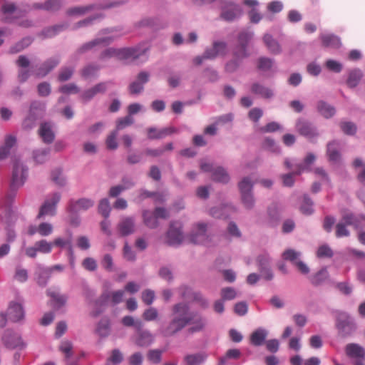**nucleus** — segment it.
<instances>
[{
  "mask_svg": "<svg viewBox=\"0 0 365 365\" xmlns=\"http://www.w3.org/2000/svg\"><path fill=\"white\" fill-rule=\"evenodd\" d=\"M138 329L133 336V342L139 347L150 346L155 339L153 334L148 329H143V324L140 326L138 323Z\"/></svg>",
  "mask_w": 365,
  "mask_h": 365,
  "instance_id": "nucleus-12",
  "label": "nucleus"
},
{
  "mask_svg": "<svg viewBox=\"0 0 365 365\" xmlns=\"http://www.w3.org/2000/svg\"><path fill=\"white\" fill-rule=\"evenodd\" d=\"M27 178L28 168L19 160H16L13 164L9 191L2 202L6 215H10L11 205L15 200L17 190L24 185Z\"/></svg>",
  "mask_w": 365,
  "mask_h": 365,
  "instance_id": "nucleus-3",
  "label": "nucleus"
},
{
  "mask_svg": "<svg viewBox=\"0 0 365 365\" xmlns=\"http://www.w3.org/2000/svg\"><path fill=\"white\" fill-rule=\"evenodd\" d=\"M302 253L300 252L296 251L293 249H287L282 253V257L284 260L289 261L294 264L298 260H299V257Z\"/></svg>",
  "mask_w": 365,
  "mask_h": 365,
  "instance_id": "nucleus-56",
  "label": "nucleus"
},
{
  "mask_svg": "<svg viewBox=\"0 0 365 365\" xmlns=\"http://www.w3.org/2000/svg\"><path fill=\"white\" fill-rule=\"evenodd\" d=\"M67 236L66 238L63 237H56L53 243V245L60 247V248H64L68 247L71 244H72L73 242V234L72 232L69 230H66Z\"/></svg>",
  "mask_w": 365,
  "mask_h": 365,
  "instance_id": "nucleus-51",
  "label": "nucleus"
},
{
  "mask_svg": "<svg viewBox=\"0 0 365 365\" xmlns=\"http://www.w3.org/2000/svg\"><path fill=\"white\" fill-rule=\"evenodd\" d=\"M317 110L325 118H331L336 113L334 107L324 101L317 102Z\"/></svg>",
  "mask_w": 365,
  "mask_h": 365,
  "instance_id": "nucleus-40",
  "label": "nucleus"
},
{
  "mask_svg": "<svg viewBox=\"0 0 365 365\" xmlns=\"http://www.w3.org/2000/svg\"><path fill=\"white\" fill-rule=\"evenodd\" d=\"M299 210L303 215L307 216L312 215L314 212V202L307 194H304L302 196Z\"/></svg>",
  "mask_w": 365,
  "mask_h": 365,
  "instance_id": "nucleus-41",
  "label": "nucleus"
},
{
  "mask_svg": "<svg viewBox=\"0 0 365 365\" xmlns=\"http://www.w3.org/2000/svg\"><path fill=\"white\" fill-rule=\"evenodd\" d=\"M227 51V44L224 41H216L212 47L206 48L204 51V57L207 60H213L219 56H225Z\"/></svg>",
  "mask_w": 365,
  "mask_h": 365,
  "instance_id": "nucleus-18",
  "label": "nucleus"
},
{
  "mask_svg": "<svg viewBox=\"0 0 365 365\" xmlns=\"http://www.w3.org/2000/svg\"><path fill=\"white\" fill-rule=\"evenodd\" d=\"M362 72L359 68L351 70L346 81V83L350 88H355L360 82L362 78Z\"/></svg>",
  "mask_w": 365,
  "mask_h": 365,
  "instance_id": "nucleus-48",
  "label": "nucleus"
},
{
  "mask_svg": "<svg viewBox=\"0 0 365 365\" xmlns=\"http://www.w3.org/2000/svg\"><path fill=\"white\" fill-rule=\"evenodd\" d=\"M211 178L212 180L222 184L228 183L230 179L227 171L222 166L215 168Z\"/></svg>",
  "mask_w": 365,
  "mask_h": 365,
  "instance_id": "nucleus-38",
  "label": "nucleus"
},
{
  "mask_svg": "<svg viewBox=\"0 0 365 365\" xmlns=\"http://www.w3.org/2000/svg\"><path fill=\"white\" fill-rule=\"evenodd\" d=\"M254 182L250 177H244L238 182L241 202L247 210H252L255 205V199L253 193Z\"/></svg>",
  "mask_w": 365,
  "mask_h": 365,
  "instance_id": "nucleus-4",
  "label": "nucleus"
},
{
  "mask_svg": "<svg viewBox=\"0 0 365 365\" xmlns=\"http://www.w3.org/2000/svg\"><path fill=\"white\" fill-rule=\"evenodd\" d=\"M269 331L263 327L254 330L250 335V344L254 346H261L264 344Z\"/></svg>",
  "mask_w": 365,
  "mask_h": 365,
  "instance_id": "nucleus-23",
  "label": "nucleus"
},
{
  "mask_svg": "<svg viewBox=\"0 0 365 365\" xmlns=\"http://www.w3.org/2000/svg\"><path fill=\"white\" fill-rule=\"evenodd\" d=\"M34 245L38 252L43 254H48L52 250L53 243L48 242L46 240L36 241Z\"/></svg>",
  "mask_w": 365,
  "mask_h": 365,
  "instance_id": "nucleus-61",
  "label": "nucleus"
},
{
  "mask_svg": "<svg viewBox=\"0 0 365 365\" xmlns=\"http://www.w3.org/2000/svg\"><path fill=\"white\" fill-rule=\"evenodd\" d=\"M51 180L58 187H63L67 185V178L62 168H56L51 172Z\"/></svg>",
  "mask_w": 365,
  "mask_h": 365,
  "instance_id": "nucleus-34",
  "label": "nucleus"
},
{
  "mask_svg": "<svg viewBox=\"0 0 365 365\" xmlns=\"http://www.w3.org/2000/svg\"><path fill=\"white\" fill-rule=\"evenodd\" d=\"M117 230L121 237L132 235L135 231V221L133 217H123L117 225Z\"/></svg>",
  "mask_w": 365,
  "mask_h": 365,
  "instance_id": "nucleus-19",
  "label": "nucleus"
},
{
  "mask_svg": "<svg viewBox=\"0 0 365 365\" xmlns=\"http://www.w3.org/2000/svg\"><path fill=\"white\" fill-rule=\"evenodd\" d=\"M242 356V352L238 349H230L227 350L225 354L219 359V363L222 365H226L228 359H238Z\"/></svg>",
  "mask_w": 365,
  "mask_h": 365,
  "instance_id": "nucleus-50",
  "label": "nucleus"
},
{
  "mask_svg": "<svg viewBox=\"0 0 365 365\" xmlns=\"http://www.w3.org/2000/svg\"><path fill=\"white\" fill-rule=\"evenodd\" d=\"M242 13L239 5L232 2L226 1L222 6L221 16L225 21H232Z\"/></svg>",
  "mask_w": 365,
  "mask_h": 365,
  "instance_id": "nucleus-21",
  "label": "nucleus"
},
{
  "mask_svg": "<svg viewBox=\"0 0 365 365\" xmlns=\"http://www.w3.org/2000/svg\"><path fill=\"white\" fill-rule=\"evenodd\" d=\"M98 213L101 214L105 219H108L110 216L111 207L108 198H103L99 201L98 206Z\"/></svg>",
  "mask_w": 365,
  "mask_h": 365,
  "instance_id": "nucleus-54",
  "label": "nucleus"
},
{
  "mask_svg": "<svg viewBox=\"0 0 365 365\" xmlns=\"http://www.w3.org/2000/svg\"><path fill=\"white\" fill-rule=\"evenodd\" d=\"M274 64V60L268 57H260L257 60V68L262 71H269Z\"/></svg>",
  "mask_w": 365,
  "mask_h": 365,
  "instance_id": "nucleus-60",
  "label": "nucleus"
},
{
  "mask_svg": "<svg viewBox=\"0 0 365 365\" xmlns=\"http://www.w3.org/2000/svg\"><path fill=\"white\" fill-rule=\"evenodd\" d=\"M143 219L145 225L150 229H155L159 225L156 216L149 210L143 212Z\"/></svg>",
  "mask_w": 365,
  "mask_h": 365,
  "instance_id": "nucleus-47",
  "label": "nucleus"
},
{
  "mask_svg": "<svg viewBox=\"0 0 365 365\" xmlns=\"http://www.w3.org/2000/svg\"><path fill=\"white\" fill-rule=\"evenodd\" d=\"M295 128L301 135L307 138L312 139L319 136L316 126L304 118H299L297 120Z\"/></svg>",
  "mask_w": 365,
  "mask_h": 365,
  "instance_id": "nucleus-10",
  "label": "nucleus"
},
{
  "mask_svg": "<svg viewBox=\"0 0 365 365\" xmlns=\"http://www.w3.org/2000/svg\"><path fill=\"white\" fill-rule=\"evenodd\" d=\"M150 46L148 43L142 42L133 47L122 48L123 60H130L135 61L140 58H144L145 61L148 58V52Z\"/></svg>",
  "mask_w": 365,
  "mask_h": 365,
  "instance_id": "nucleus-6",
  "label": "nucleus"
},
{
  "mask_svg": "<svg viewBox=\"0 0 365 365\" xmlns=\"http://www.w3.org/2000/svg\"><path fill=\"white\" fill-rule=\"evenodd\" d=\"M67 24H54L43 29L40 35L43 38H51L66 29Z\"/></svg>",
  "mask_w": 365,
  "mask_h": 365,
  "instance_id": "nucleus-42",
  "label": "nucleus"
},
{
  "mask_svg": "<svg viewBox=\"0 0 365 365\" xmlns=\"http://www.w3.org/2000/svg\"><path fill=\"white\" fill-rule=\"evenodd\" d=\"M267 216L269 219V224L274 226L279 220V214L277 207L275 205L269 206L267 208Z\"/></svg>",
  "mask_w": 365,
  "mask_h": 365,
  "instance_id": "nucleus-62",
  "label": "nucleus"
},
{
  "mask_svg": "<svg viewBox=\"0 0 365 365\" xmlns=\"http://www.w3.org/2000/svg\"><path fill=\"white\" fill-rule=\"evenodd\" d=\"M364 215H356L350 211L342 213L341 219L348 226H353L356 230L361 228V223L364 221Z\"/></svg>",
  "mask_w": 365,
  "mask_h": 365,
  "instance_id": "nucleus-27",
  "label": "nucleus"
},
{
  "mask_svg": "<svg viewBox=\"0 0 365 365\" xmlns=\"http://www.w3.org/2000/svg\"><path fill=\"white\" fill-rule=\"evenodd\" d=\"M347 225L345 224L342 220H340L336 225L335 235L337 238H341L349 237L350 235V231L347 228Z\"/></svg>",
  "mask_w": 365,
  "mask_h": 365,
  "instance_id": "nucleus-63",
  "label": "nucleus"
},
{
  "mask_svg": "<svg viewBox=\"0 0 365 365\" xmlns=\"http://www.w3.org/2000/svg\"><path fill=\"white\" fill-rule=\"evenodd\" d=\"M168 244L170 246L179 245L183 239L181 226L179 223H171L167 232Z\"/></svg>",
  "mask_w": 365,
  "mask_h": 365,
  "instance_id": "nucleus-20",
  "label": "nucleus"
},
{
  "mask_svg": "<svg viewBox=\"0 0 365 365\" xmlns=\"http://www.w3.org/2000/svg\"><path fill=\"white\" fill-rule=\"evenodd\" d=\"M336 326L341 338L351 336L356 328L354 319L346 312H340L338 314Z\"/></svg>",
  "mask_w": 365,
  "mask_h": 365,
  "instance_id": "nucleus-7",
  "label": "nucleus"
},
{
  "mask_svg": "<svg viewBox=\"0 0 365 365\" xmlns=\"http://www.w3.org/2000/svg\"><path fill=\"white\" fill-rule=\"evenodd\" d=\"M316 157L313 153H308L302 163H296L294 173L296 175H300L304 171H311V165L314 163Z\"/></svg>",
  "mask_w": 365,
  "mask_h": 365,
  "instance_id": "nucleus-35",
  "label": "nucleus"
},
{
  "mask_svg": "<svg viewBox=\"0 0 365 365\" xmlns=\"http://www.w3.org/2000/svg\"><path fill=\"white\" fill-rule=\"evenodd\" d=\"M1 340L4 345L8 349H14L18 347L23 348L25 346L20 334L11 329L4 331L1 336Z\"/></svg>",
  "mask_w": 365,
  "mask_h": 365,
  "instance_id": "nucleus-14",
  "label": "nucleus"
},
{
  "mask_svg": "<svg viewBox=\"0 0 365 365\" xmlns=\"http://www.w3.org/2000/svg\"><path fill=\"white\" fill-rule=\"evenodd\" d=\"M236 212V208L232 204L221 205L213 207L210 210V215L215 218H227L231 212Z\"/></svg>",
  "mask_w": 365,
  "mask_h": 365,
  "instance_id": "nucleus-24",
  "label": "nucleus"
},
{
  "mask_svg": "<svg viewBox=\"0 0 365 365\" xmlns=\"http://www.w3.org/2000/svg\"><path fill=\"white\" fill-rule=\"evenodd\" d=\"M75 71L74 66H63L59 70L57 79L59 82H65L71 78Z\"/></svg>",
  "mask_w": 365,
  "mask_h": 365,
  "instance_id": "nucleus-52",
  "label": "nucleus"
},
{
  "mask_svg": "<svg viewBox=\"0 0 365 365\" xmlns=\"http://www.w3.org/2000/svg\"><path fill=\"white\" fill-rule=\"evenodd\" d=\"M334 287L341 294L349 296L353 292V286L348 282H333Z\"/></svg>",
  "mask_w": 365,
  "mask_h": 365,
  "instance_id": "nucleus-57",
  "label": "nucleus"
},
{
  "mask_svg": "<svg viewBox=\"0 0 365 365\" xmlns=\"http://www.w3.org/2000/svg\"><path fill=\"white\" fill-rule=\"evenodd\" d=\"M101 264L107 272H112L115 271L113 259L110 254H105L103 256L101 260Z\"/></svg>",
  "mask_w": 365,
  "mask_h": 365,
  "instance_id": "nucleus-59",
  "label": "nucleus"
},
{
  "mask_svg": "<svg viewBox=\"0 0 365 365\" xmlns=\"http://www.w3.org/2000/svg\"><path fill=\"white\" fill-rule=\"evenodd\" d=\"M263 42L269 53L277 55L282 53V48L277 40L269 34H265L263 36Z\"/></svg>",
  "mask_w": 365,
  "mask_h": 365,
  "instance_id": "nucleus-33",
  "label": "nucleus"
},
{
  "mask_svg": "<svg viewBox=\"0 0 365 365\" xmlns=\"http://www.w3.org/2000/svg\"><path fill=\"white\" fill-rule=\"evenodd\" d=\"M316 255L318 258H331L334 252L328 245L324 244L318 247Z\"/></svg>",
  "mask_w": 365,
  "mask_h": 365,
  "instance_id": "nucleus-64",
  "label": "nucleus"
},
{
  "mask_svg": "<svg viewBox=\"0 0 365 365\" xmlns=\"http://www.w3.org/2000/svg\"><path fill=\"white\" fill-rule=\"evenodd\" d=\"M61 63V57L55 56L46 59L34 71V74L37 78H43L51 72Z\"/></svg>",
  "mask_w": 365,
  "mask_h": 365,
  "instance_id": "nucleus-16",
  "label": "nucleus"
},
{
  "mask_svg": "<svg viewBox=\"0 0 365 365\" xmlns=\"http://www.w3.org/2000/svg\"><path fill=\"white\" fill-rule=\"evenodd\" d=\"M46 292L56 309H58L66 304L68 299L67 295L51 289H48Z\"/></svg>",
  "mask_w": 365,
  "mask_h": 365,
  "instance_id": "nucleus-32",
  "label": "nucleus"
},
{
  "mask_svg": "<svg viewBox=\"0 0 365 365\" xmlns=\"http://www.w3.org/2000/svg\"><path fill=\"white\" fill-rule=\"evenodd\" d=\"M207 356V354L205 351L186 354L183 357V365H202Z\"/></svg>",
  "mask_w": 365,
  "mask_h": 365,
  "instance_id": "nucleus-28",
  "label": "nucleus"
},
{
  "mask_svg": "<svg viewBox=\"0 0 365 365\" xmlns=\"http://www.w3.org/2000/svg\"><path fill=\"white\" fill-rule=\"evenodd\" d=\"M92 9V6H76L68 9L66 14L71 16H81L88 13Z\"/></svg>",
  "mask_w": 365,
  "mask_h": 365,
  "instance_id": "nucleus-55",
  "label": "nucleus"
},
{
  "mask_svg": "<svg viewBox=\"0 0 365 365\" xmlns=\"http://www.w3.org/2000/svg\"><path fill=\"white\" fill-rule=\"evenodd\" d=\"M50 153L48 148L37 149L33 151V158L36 163L43 164L48 160Z\"/></svg>",
  "mask_w": 365,
  "mask_h": 365,
  "instance_id": "nucleus-46",
  "label": "nucleus"
},
{
  "mask_svg": "<svg viewBox=\"0 0 365 365\" xmlns=\"http://www.w3.org/2000/svg\"><path fill=\"white\" fill-rule=\"evenodd\" d=\"M35 275L36 276L38 284L41 287H46L51 274V270L48 267H44L41 264H36Z\"/></svg>",
  "mask_w": 365,
  "mask_h": 365,
  "instance_id": "nucleus-29",
  "label": "nucleus"
},
{
  "mask_svg": "<svg viewBox=\"0 0 365 365\" xmlns=\"http://www.w3.org/2000/svg\"><path fill=\"white\" fill-rule=\"evenodd\" d=\"M61 195L58 192L48 195L39 209L37 219H41L46 215L54 216L56 214V207L60 202Z\"/></svg>",
  "mask_w": 365,
  "mask_h": 365,
  "instance_id": "nucleus-8",
  "label": "nucleus"
},
{
  "mask_svg": "<svg viewBox=\"0 0 365 365\" xmlns=\"http://www.w3.org/2000/svg\"><path fill=\"white\" fill-rule=\"evenodd\" d=\"M355 169H359L357 172L356 178L359 182L365 185V163L360 158H356L353 162Z\"/></svg>",
  "mask_w": 365,
  "mask_h": 365,
  "instance_id": "nucleus-49",
  "label": "nucleus"
},
{
  "mask_svg": "<svg viewBox=\"0 0 365 365\" xmlns=\"http://www.w3.org/2000/svg\"><path fill=\"white\" fill-rule=\"evenodd\" d=\"M339 146L340 144L337 140H333L327 144V153L329 160L333 163H338L340 161Z\"/></svg>",
  "mask_w": 365,
  "mask_h": 365,
  "instance_id": "nucleus-31",
  "label": "nucleus"
},
{
  "mask_svg": "<svg viewBox=\"0 0 365 365\" xmlns=\"http://www.w3.org/2000/svg\"><path fill=\"white\" fill-rule=\"evenodd\" d=\"M16 64L21 68L18 72V80L20 83H24L31 76L30 71L27 69L30 65V61L26 56L21 55L16 60Z\"/></svg>",
  "mask_w": 365,
  "mask_h": 365,
  "instance_id": "nucleus-22",
  "label": "nucleus"
},
{
  "mask_svg": "<svg viewBox=\"0 0 365 365\" xmlns=\"http://www.w3.org/2000/svg\"><path fill=\"white\" fill-rule=\"evenodd\" d=\"M172 313L168 323L158 329L163 337H173L186 329L187 335L203 331L207 326V318L197 311H190L185 302H179L172 307Z\"/></svg>",
  "mask_w": 365,
  "mask_h": 365,
  "instance_id": "nucleus-1",
  "label": "nucleus"
},
{
  "mask_svg": "<svg viewBox=\"0 0 365 365\" xmlns=\"http://www.w3.org/2000/svg\"><path fill=\"white\" fill-rule=\"evenodd\" d=\"M256 263L260 272V276L266 281H271L274 278V273L271 268L272 258L267 252L259 255L256 258Z\"/></svg>",
  "mask_w": 365,
  "mask_h": 365,
  "instance_id": "nucleus-9",
  "label": "nucleus"
},
{
  "mask_svg": "<svg viewBox=\"0 0 365 365\" xmlns=\"http://www.w3.org/2000/svg\"><path fill=\"white\" fill-rule=\"evenodd\" d=\"M38 134L44 143H52L55 139L52 123L50 122L41 123L38 129Z\"/></svg>",
  "mask_w": 365,
  "mask_h": 365,
  "instance_id": "nucleus-26",
  "label": "nucleus"
},
{
  "mask_svg": "<svg viewBox=\"0 0 365 365\" xmlns=\"http://www.w3.org/2000/svg\"><path fill=\"white\" fill-rule=\"evenodd\" d=\"M250 90L252 93L266 99L272 98L274 96V92L272 89L259 83H252Z\"/></svg>",
  "mask_w": 365,
  "mask_h": 365,
  "instance_id": "nucleus-36",
  "label": "nucleus"
},
{
  "mask_svg": "<svg viewBox=\"0 0 365 365\" xmlns=\"http://www.w3.org/2000/svg\"><path fill=\"white\" fill-rule=\"evenodd\" d=\"M118 57L119 59L123 60V53L121 48H115L113 47L108 48L103 50L99 55V59L101 61L110 58L112 57Z\"/></svg>",
  "mask_w": 365,
  "mask_h": 365,
  "instance_id": "nucleus-45",
  "label": "nucleus"
},
{
  "mask_svg": "<svg viewBox=\"0 0 365 365\" xmlns=\"http://www.w3.org/2000/svg\"><path fill=\"white\" fill-rule=\"evenodd\" d=\"M99 70V66L94 63H90L82 68L81 71V76L85 79L94 77L96 76Z\"/></svg>",
  "mask_w": 365,
  "mask_h": 365,
  "instance_id": "nucleus-53",
  "label": "nucleus"
},
{
  "mask_svg": "<svg viewBox=\"0 0 365 365\" xmlns=\"http://www.w3.org/2000/svg\"><path fill=\"white\" fill-rule=\"evenodd\" d=\"M147 130L148 138L150 140L162 139L175 132V129L172 127L165 128L160 130H158L154 127H150L148 128Z\"/></svg>",
  "mask_w": 365,
  "mask_h": 365,
  "instance_id": "nucleus-30",
  "label": "nucleus"
},
{
  "mask_svg": "<svg viewBox=\"0 0 365 365\" xmlns=\"http://www.w3.org/2000/svg\"><path fill=\"white\" fill-rule=\"evenodd\" d=\"M321 39L323 45L326 47L336 48L341 46L339 38L334 34H322Z\"/></svg>",
  "mask_w": 365,
  "mask_h": 365,
  "instance_id": "nucleus-44",
  "label": "nucleus"
},
{
  "mask_svg": "<svg viewBox=\"0 0 365 365\" xmlns=\"http://www.w3.org/2000/svg\"><path fill=\"white\" fill-rule=\"evenodd\" d=\"M329 274L327 267H323L317 272L309 276V279L311 284L315 287L322 285L329 278Z\"/></svg>",
  "mask_w": 365,
  "mask_h": 365,
  "instance_id": "nucleus-37",
  "label": "nucleus"
},
{
  "mask_svg": "<svg viewBox=\"0 0 365 365\" xmlns=\"http://www.w3.org/2000/svg\"><path fill=\"white\" fill-rule=\"evenodd\" d=\"M130 30L125 29L122 25H118L110 28L102 29L98 36L91 41L81 46L71 56L73 61H78L81 55L96 48V46H106L110 45L117 38L127 34Z\"/></svg>",
  "mask_w": 365,
  "mask_h": 365,
  "instance_id": "nucleus-2",
  "label": "nucleus"
},
{
  "mask_svg": "<svg viewBox=\"0 0 365 365\" xmlns=\"http://www.w3.org/2000/svg\"><path fill=\"white\" fill-rule=\"evenodd\" d=\"M95 205L93 200L87 197H81L78 200H69L67 211L71 215H78L81 212H85L93 207Z\"/></svg>",
  "mask_w": 365,
  "mask_h": 365,
  "instance_id": "nucleus-11",
  "label": "nucleus"
},
{
  "mask_svg": "<svg viewBox=\"0 0 365 365\" xmlns=\"http://www.w3.org/2000/svg\"><path fill=\"white\" fill-rule=\"evenodd\" d=\"M118 133L117 130H113L110 133V134L107 136L106 140V148L110 150H115L118 148V144L117 142V136Z\"/></svg>",
  "mask_w": 365,
  "mask_h": 365,
  "instance_id": "nucleus-58",
  "label": "nucleus"
},
{
  "mask_svg": "<svg viewBox=\"0 0 365 365\" xmlns=\"http://www.w3.org/2000/svg\"><path fill=\"white\" fill-rule=\"evenodd\" d=\"M96 333L101 338H106L110 333V322L108 317H103L97 324Z\"/></svg>",
  "mask_w": 365,
  "mask_h": 365,
  "instance_id": "nucleus-39",
  "label": "nucleus"
},
{
  "mask_svg": "<svg viewBox=\"0 0 365 365\" xmlns=\"http://www.w3.org/2000/svg\"><path fill=\"white\" fill-rule=\"evenodd\" d=\"M15 143V137L9 135L6 138L4 145L0 148V161L7 158L10 153L11 148Z\"/></svg>",
  "mask_w": 365,
  "mask_h": 365,
  "instance_id": "nucleus-43",
  "label": "nucleus"
},
{
  "mask_svg": "<svg viewBox=\"0 0 365 365\" xmlns=\"http://www.w3.org/2000/svg\"><path fill=\"white\" fill-rule=\"evenodd\" d=\"M346 355L354 359V365H365V349L356 343L347 344L345 346Z\"/></svg>",
  "mask_w": 365,
  "mask_h": 365,
  "instance_id": "nucleus-13",
  "label": "nucleus"
},
{
  "mask_svg": "<svg viewBox=\"0 0 365 365\" xmlns=\"http://www.w3.org/2000/svg\"><path fill=\"white\" fill-rule=\"evenodd\" d=\"M150 80V73L148 71H140L136 79L130 83L128 91L131 95H138L144 90V86Z\"/></svg>",
  "mask_w": 365,
  "mask_h": 365,
  "instance_id": "nucleus-17",
  "label": "nucleus"
},
{
  "mask_svg": "<svg viewBox=\"0 0 365 365\" xmlns=\"http://www.w3.org/2000/svg\"><path fill=\"white\" fill-rule=\"evenodd\" d=\"M6 315L8 319L12 322H20L24 317V311L21 304L16 302H11L7 312Z\"/></svg>",
  "mask_w": 365,
  "mask_h": 365,
  "instance_id": "nucleus-25",
  "label": "nucleus"
},
{
  "mask_svg": "<svg viewBox=\"0 0 365 365\" xmlns=\"http://www.w3.org/2000/svg\"><path fill=\"white\" fill-rule=\"evenodd\" d=\"M207 224L198 222L195 224L189 235V240L194 244H203L207 241Z\"/></svg>",
  "mask_w": 365,
  "mask_h": 365,
  "instance_id": "nucleus-15",
  "label": "nucleus"
},
{
  "mask_svg": "<svg viewBox=\"0 0 365 365\" xmlns=\"http://www.w3.org/2000/svg\"><path fill=\"white\" fill-rule=\"evenodd\" d=\"M254 38V33L250 30H243L237 34V44L233 52L235 58H245L250 56L247 47Z\"/></svg>",
  "mask_w": 365,
  "mask_h": 365,
  "instance_id": "nucleus-5",
  "label": "nucleus"
}]
</instances>
